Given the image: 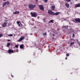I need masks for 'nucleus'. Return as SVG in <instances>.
Returning <instances> with one entry per match:
<instances>
[{"mask_svg": "<svg viewBox=\"0 0 80 80\" xmlns=\"http://www.w3.org/2000/svg\"><path fill=\"white\" fill-rule=\"evenodd\" d=\"M72 22H75V23H80V19L79 18H76L73 20Z\"/></svg>", "mask_w": 80, "mask_h": 80, "instance_id": "nucleus-1", "label": "nucleus"}, {"mask_svg": "<svg viewBox=\"0 0 80 80\" xmlns=\"http://www.w3.org/2000/svg\"><path fill=\"white\" fill-rule=\"evenodd\" d=\"M36 7V5H33L32 4H30L28 6V7L30 9H33Z\"/></svg>", "mask_w": 80, "mask_h": 80, "instance_id": "nucleus-2", "label": "nucleus"}, {"mask_svg": "<svg viewBox=\"0 0 80 80\" xmlns=\"http://www.w3.org/2000/svg\"><path fill=\"white\" fill-rule=\"evenodd\" d=\"M30 14H31L32 17H37V14L36 12H34V13L31 12Z\"/></svg>", "mask_w": 80, "mask_h": 80, "instance_id": "nucleus-3", "label": "nucleus"}, {"mask_svg": "<svg viewBox=\"0 0 80 80\" xmlns=\"http://www.w3.org/2000/svg\"><path fill=\"white\" fill-rule=\"evenodd\" d=\"M25 39V37L24 36H22L19 39H18V40L17 41V42H21L22 41V40H23V39Z\"/></svg>", "mask_w": 80, "mask_h": 80, "instance_id": "nucleus-4", "label": "nucleus"}, {"mask_svg": "<svg viewBox=\"0 0 80 80\" xmlns=\"http://www.w3.org/2000/svg\"><path fill=\"white\" fill-rule=\"evenodd\" d=\"M39 9L42 11H44V8H43V6L42 5H39L38 6Z\"/></svg>", "mask_w": 80, "mask_h": 80, "instance_id": "nucleus-5", "label": "nucleus"}, {"mask_svg": "<svg viewBox=\"0 0 80 80\" xmlns=\"http://www.w3.org/2000/svg\"><path fill=\"white\" fill-rule=\"evenodd\" d=\"M17 24H18V25L19 26V27H22V24L20 22L17 21Z\"/></svg>", "mask_w": 80, "mask_h": 80, "instance_id": "nucleus-6", "label": "nucleus"}, {"mask_svg": "<svg viewBox=\"0 0 80 80\" xmlns=\"http://www.w3.org/2000/svg\"><path fill=\"white\" fill-rule=\"evenodd\" d=\"M8 53H9V54H11V53H13V50L9 49L8 50Z\"/></svg>", "mask_w": 80, "mask_h": 80, "instance_id": "nucleus-7", "label": "nucleus"}, {"mask_svg": "<svg viewBox=\"0 0 80 80\" xmlns=\"http://www.w3.org/2000/svg\"><path fill=\"white\" fill-rule=\"evenodd\" d=\"M7 22L4 23L2 25V27H6V26H7Z\"/></svg>", "mask_w": 80, "mask_h": 80, "instance_id": "nucleus-8", "label": "nucleus"}, {"mask_svg": "<svg viewBox=\"0 0 80 80\" xmlns=\"http://www.w3.org/2000/svg\"><path fill=\"white\" fill-rule=\"evenodd\" d=\"M65 6L68 8L70 7V5L68 3H65Z\"/></svg>", "mask_w": 80, "mask_h": 80, "instance_id": "nucleus-9", "label": "nucleus"}, {"mask_svg": "<svg viewBox=\"0 0 80 80\" xmlns=\"http://www.w3.org/2000/svg\"><path fill=\"white\" fill-rule=\"evenodd\" d=\"M20 13V12L18 11H16L15 12H13V14H19Z\"/></svg>", "mask_w": 80, "mask_h": 80, "instance_id": "nucleus-10", "label": "nucleus"}, {"mask_svg": "<svg viewBox=\"0 0 80 80\" xmlns=\"http://www.w3.org/2000/svg\"><path fill=\"white\" fill-rule=\"evenodd\" d=\"M55 5H54V4H53L51 7V8L52 9V10H55Z\"/></svg>", "mask_w": 80, "mask_h": 80, "instance_id": "nucleus-11", "label": "nucleus"}, {"mask_svg": "<svg viewBox=\"0 0 80 80\" xmlns=\"http://www.w3.org/2000/svg\"><path fill=\"white\" fill-rule=\"evenodd\" d=\"M52 11H51L50 10H49L48 11V14H49L50 15H51V13H52Z\"/></svg>", "mask_w": 80, "mask_h": 80, "instance_id": "nucleus-12", "label": "nucleus"}, {"mask_svg": "<svg viewBox=\"0 0 80 80\" xmlns=\"http://www.w3.org/2000/svg\"><path fill=\"white\" fill-rule=\"evenodd\" d=\"M75 8H77V7H80V3L78 4H76V5H75Z\"/></svg>", "mask_w": 80, "mask_h": 80, "instance_id": "nucleus-13", "label": "nucleus"}, {"mask_svg": "<svg viewBox=\"0 0 80 80\" xmlns=\"http://www.w3.org/2000/svg\"><path fill=\"white\" fill-rule=\"evenodd\" d=\"M62 28H64L65 29H67L68 28V27L67 26H62Z\"/></svg>", "mask_w": 80, "mask_h": 80, "instance_id": "nucleus-14", "label": "nucleus"}, {"mask_svg": "<svg viewBox=\"0 0 80 80\" xmlns=\"http://www.w3.org/2000/svg\"><path fill=\"white\" fill-rule=\"evenodd\" d=\"M53 21H54V20H50V21L48 22L49 23H54Z\"/></svg>", "mask_w": 80, "mask_h": 80, "instance_id": "nucleus-15", "label": "nucleus"}, {"mask_svg": "<svg viewBox=\"0 0 80 80\" xmlns=\"http://www.w3.org/2000/svg\"><path fill=\"white\" fill-rule=\"evenodd\" d=\"M60 13V12H58L54 13V15H58V14H59Z\"/></svg>", "mask_w": 80, "mask_h": 80, "instance_id": "nucleus-16", "label": "nucleus"}, {"mask_svg": "<svg viewBox=\"0 0 80 80\" xmlns=\"http://www.w3.org/2000/svg\"><path fill=\"white\" fill-rule=\"evenodd\" d=\"M6 3L5 2H4L3 4H2V7H5V5H6Z\"/></svg>", "mask_w": 80, "mask_h": 80, "instance_id": "nucleus-17", "label": "nucleus"}, {"mask_svg": "<svg viewBox=\"0 0 80 80\" xmlns=\"http://www.w3.org/2000/svg\"><path fill=\"white\" fill-rule=\"evenodd\" d=\"M20 48H23V44H22L20 46Z\"/></svg>", "mask_w": 80, "mask_h": 80, "instance_id": "nucleus-18", "label": "nucleus"}, {"mask_svg": "<svg viewBox=\"0 0 80 80\" xmlns=\"http://www.w3.org/2000/svg\"><path fill=\"white\" fill-rule=\"evenodd\" d=\"M9 46H10V43H8L7 44V47H8Z\"/></svg>", "mask_w": 80, "mask_h": 80, "instance_id": "nucleus-19", "label": "nucleus"}, {"mask_svg": "<svg viewBox=\"0 0 80 80\" xmlns=\"http://www.w3.org/2000/svg\"><path fill=\"white\" fill-rule=\"evenodd\" d=\"M51 15H55V12H52V13H51Z\"/></svg>", "mask_w": 80, "mask_h": 80, "instance_id": "nucleus-20", "label": "nucleus"}, {"mask_svg": "<svg viewBox=\"0 0 80 80\" xmlns=\"http://www.w3.org/2000/svg\"><path fill=\"white\" fill-rule=\"evenodd\" d=\"M6 5H9L10 4V2H5Z\"/></svg>", "mask_w": 80, "mask_h": 80, "instance_id": "nucleus-21", "label": "nucleus"}, {"mask_svg": "<svg viewBox=\"0 0 80 80\" xmlns=\"http://www.w3.org/2000/svg\"><path fill=\"white\" fill-rule=\"evenodd\" d=\"M74 42H72L70 43V45H71L72 46H73V44H74Z\"/></svg>", "mask_w": 80, "mask_h": 80, "instance_id": "nucleus-22", "label": "nucleus"}, {"mask_svg": "<svg viewBox=\"0 0 80 80\" xmlns=\"http://www.w3.org/2000/svg\"><path fill=\"white\" fill-rule=\"evenodd\" d=\"M43 35L44 36H45L46 35H47V32H45V33H43Z\"/></svg>", "mask_w": 80, "mask_h": 80, "instance_id": "nucleus-23", "label": "nucleus"}, {"mask_svg": "<svg viewBox=\"0 0 80 80\" xmlns=\"http://www.w3.org/2000/svg\"><path fill=\"white\" fill-rule=\"evenodd\" d=\"M8 36L9 37H12V36H13V34H9L8 35Z\"/></svg>", "mask_w": 80, "mask_h": 80, "instance_id": "nucleus-24", "label": "nucleus"}, {"mask_svg": "<svg viewBox=\"0 0 80 80\" xmlns=\"http://www.w3.org/2000/svg\"><path fill=\"white\" fill-rule=\"evenodd\" d=\"M3 37V34L2 33H0V38Z\"/></svg>", "mask_w": 80, "mask_h": 80, "instance_id": "nucleus-25", "label": "nucleus"}, {"mask_svg": "<svg viewBox=\"0 0 80 80\" xmlns=\"http://www.w3.org/2000/svg\"><path fill=\"white\" fill-rule=\"evenodd\" d=\"M43 22H44V23H45V22H46V19H45V18L43 19Z\"/></svg>", "mask_w": 80, "mask_h": 80, "instance_id": "nucleus-26", "label": "nucleus"}, {"mask_svg": "<svg viewBox=\"0 0 80 80\" xmlns=\"http://www.w3.org/2000/svg\"><path fill=\"white\" fill-rule=\"evenodd\" d=\"M44 1L45 3H47V2H48V0H44Z\"/></svg>", "mask_w": 80, "mask_h": 80, "instance_id": "nucleus-27", "label": "nucleus"}, {"mask_svg": "<svg viewBox=\"0 0 80 80\" xmlns=\"http://www.w3.org/2000/svg\"><path fill=\"white\" fill-rule=\"evenodd\" d=\"M15 47H16V48H18V45H16L15 46Z\"/></svg>", "mask_w": 80, "mask_h": 80, "instance_id": "nucleus-28", "label": "nucleus"}, {"mask_svg": "<svg viewBox=\"0 0 80 80\" xmlns=\"http://www.w3.org/2000/svg\"><path fill=\"white\" fill-rule=\"evenodd\" d=\"M69 55H70V54L68 53L66 54V56L67 57H68V56H69Z\"/></svg>", "mask_w": 80, "mask_h": 80, "instance_id": "nucleus-29", "label": "nucleus"}, {"mask_svg": "<svg viewBox=\"0 0 80 80\" xmlns=\"http://www.w3.org/2000/svg\"><path fill=\"white\" fill-rule=\"evenodd\" d=\"M75 37V34L73 33V34H72V37L73 38V37Z\"/></svg>", "mask_w": 80, "mask_h": 80, "instance_id": "nucleus-30", "label": "nucleus"}, {"mask_svg": "<svg viewBox=\"0 0 80 80\" xmlns=\"http://www.w3.org/2000/svg\"><path fill=\"white\" fill-rule=\"evenodd\" d=\"M66 2H70L71 1V0H66Z\"/></svg>", "mask_w": 80, "mask_h": 80, "instance_id": "nucleus-31", "label": "nucleus"}, {"mask_svg": "<svg viewBox=\"0 0 80 80\" xmlns=\"http://www.w3.org/2000/svg\"><path fill=\"white\" fill-rule=\"evenodd\" d=\"M52 36H53V37H55V34L53 33L52 34Z\"/></svg>", "mask_w": 80, "mask_h": 80, "instance_id": "nucleus-32", "label": "nucleus"}, {"mask_svg": "<svg viewBox=\"0 0 80 80\" xmlns=\"http://www.w3.org/2000/svg\"><path fill=\"white\" fill-rule=\"evenodd\" d=\"M8 42H10V40L9 39L8 40Z\"/></svg>", "mask_w": 80, "mask_h": 80, "instance_id": "nucleus-33", "label": "nucleus"}, {"mask_svg": "<svg viewBox=\"0 0 80 80\" xmlns=\"http://www.w3.org/2000/svg\"><path fill=\"white\" fill-rule=\"evenodd\" d=\"M65 60H67V58H65Z\"/></svg>", "mask_w": 80, "mask_h": 80, "instance_id": "nucleus-34", "label": "nucleus"}, {"mask_svg": "<svg viewBox=\"0 0 80 80\" xmlns=\"http://www.w3.org/2000/svg\"><path fill=\"white\" fill-rule=\"evenodd\" d=\"M11 77H13V76L12 75H11Z\"/></svg>", "mask_w": 80, "mask_h": 80, "instance_id": "nucleus-35", "label": "nucleus"}, {"mask_svg": "<svg viewBox=\"0 0 80 80\" xmlns=\"http://www.w3.org/2000/svg\"><path fill=\"white\" fill-rule=\"evenodd\" d=\"M36 0V2H38V0Z\"/></svg>", "mask_w": 80, "mask_h": 80, "instance_id": "nucleus-36", "label": "nucleus"}, {"mask_svg": "<svg viewBox=\"0 0 80 80\" xmlns=\"http://www.w3.org/2000/svg\"><path fill=\"white\" fill-rule=\"evenodd\" d=\"M3 1H6L7 0H3Z\"/></svg>", "mask_w": 80, "mask_h": 80, "instance_id": "nucleus-37", "label": "nucleus"}, {"mask_svg": "<svg viewBox=\"0 0 80 80\" xmlns=\"http://www.w3.org/2000/svg\"><path fill=\"white\" fill-rule=\"evenodd\" d=\"M79 45L80 46V43H79Z\"/></svg>", "mask_w": 80, "mask_h": 80, "instance_id": "nucleus-38", "label": "nucleus"}, {"mask_svg": "<svg viewBox=\"0 0 80 80\" xmlns=\"http://www.w3.org/2000/svg\"><path fill=\"white\" fill-rule=\"evenodd\" d=\"M76 0V1H77V0Z\"/></svg>", "mask_w": 80, "mask_h": 80, "instance_id": "nucleus-39", "label": "nucleus"}]
</instances>
